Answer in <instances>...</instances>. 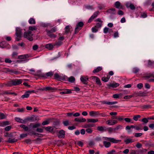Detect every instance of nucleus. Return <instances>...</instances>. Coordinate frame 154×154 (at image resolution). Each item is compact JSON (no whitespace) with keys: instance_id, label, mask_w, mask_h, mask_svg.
I'll return each instance as SVG.
<instances>
[{"instance_id":"obj_1","label":"nucleus","mask_w":154,"mask_h":154,"mask_svg":"<svg viewBox=\"0 0 154 154\" xmlns=\"http://www.w3.org/2000/svg\"><path fill=\"white\" fill-rule=\"evenodd\" d=\"M40 125L39 123H31L29 124V126L32 128H37L36 131L39 133H42L43 132V130L42 128H38L39 127Z\"/></svg>"},{"instance_id":"obj_2","label":"nucleus","mask_w":154,"mask_h":154,"mask_svg":"<svg viewBox=\"0 0 154 154\" xmlns=\"http://www.w3.org/2000/svg\"><path fill=\"white\" fill-rule=\"evenodd\" d=\"M33 35V34H32V32L30 31H28L24 33V37L30 41L33 40V39L32 37Z\"/></svg>"},{"instance_id":"obj_3","label":"nucleus","mask_w":154,"mask_h":154,"mask_svg":"<svg viewBox=\"0 0 154 154\" xmlns=\"http://www.w3.org/2000/svg\"><path fill=\"white\" fill-rule=\"evenodd\" d=\"M147 93L142 92L141 91L139 92H134L132 94V97H144L147 95Z\"/></svg>"},{"instance_id":"obj_4","label":"nucleus","mask_w":154,"mask_h":154,"mask_svg":"<svg viewBox=\"0 0 154 154\" xmlns=\"http://www.w3.org/2000/svg\"><path fill=\"white\" fill-rule=\"evenodd\" d=\"M84 25L82 22H80L78 23L76 25V27L74 30V34H76L82 29Z\"/></svg>"},{"instance_id":"obj_5","label":"nucleus","mask_w":154,"mask_h":154,"mask_svg":"<svg viewBox=\"0 0 154 154\" xmlns=\"http://www.w3.org/2000/svg\"><path fill=\"white\" fill-rule=\"evenodd\" d=\"M38 117L37 116L33 115L31 117H28L25 119L26 122L27 121H29L31 122L36 121L38 120Z\"/></svg>"},{"instance_id":"obj_6","label":"nucleus","mask_w":154,"mask_h":154,"mask_svg":"<svg viewBox=\"0 0 154 154\" xmlns=\"http://www.w3.org/2000/svg\"><path fill=\"white\" fill-rule=\"evenodd\" d=\"M30 57V55L29 54H26L18 56L17 58L21 60L20 61V62L27 61L29 60V59L25 60V59L29 58Z\"/></svg>"},{"instance_id":"obj_7","label":"nucleus","mask_w":154,"mask_h":154,"mask_svg":"<svg viewBox=\"0 0 154 154\" xmlns=\"http://www.w3.org/2000/svg\"><path fill=\"white\" fill-rule=\"evenodd\" d=\"M143 77L146 79H148L150 78H151L148 80V82H154V73H151L149 74H146L144 75Z\"/></svg>"},{"instance_id":"obj_8","label":"nucleus","mask_w":154,"mask_h":154,"mask_svg":"<svg viewBox=\"0 0 154 154\" xmlns=\"http://www.w3.org/2000/svg\"><path fill=\"white\" fill-rule=\"evenodd\" d=\"M104 138L105 140L109 141L113 143H117L121 141V140H116L113 138L105 137Z\"/></svg>"},{"instance_id":"obj_9","label":"nucleus","mask_w":154,"mask_h":154,"mask_svg":"<svg viewBox=\"0 0 154 154\" xmlns=\"http://www.w3.org/2000/svg\"><path fill=\"white\" fill-rule=\"evenodd\" d=\"M99 11H95L93 15L89 18L88 21V23H91L95 18H96L99 15Z\"/></svg>"},{"instance_id":"obj_10","label":"nucleus","mask_w":154,"mask_h":154,"mask_svg":"<svg viewBox=\"0 0 154 154\" xmlns=\"http://www.w3.org/2000/svg\"><path fill=\"white\" fill-rule=\"evenodd\" d=\"M118 121L116 120L111 119L108 120L106 122V123L108 125H112L117 124Z\"/></svg>"},{"instance_id":"obj_11","label":"nucleus","mask_w":154,"mask_h":154,"mask_svg":"<svg viewBox=\"0 0 154 154\" xmlns=\"http://www.w3.org/2000/svg\"><path fill=\"white\" fill-rule=\"evenodd\" d=\"M92 79L95 81L97 84L99 85H101L102 84L101 82L100 79L96 76H92L91 77Z\"/></svg>"},{"instance_id":"obj_12","label":"nucleus","mask_w":154,"mask_h":154,"mask_svg":"<svg viewBox=\"0 0 154 154\" xmlns=\"http://www.w3.org/2000/svg\"><path fill=\"white\" fill-rule=\"evenodd\" d=\"M96 22H98V23H96V25L95 26L97 28H100L102 25L103 21L101 20L100 18H97L95 20Z\"/></svg>"},{"instance_id":"obj_13","label":"nucleus","mask_w":154,"mask_h":154,"mask_svg":"<svg viewBox=\"0 0 154 154\" xmlns=\"http://www.w3.org/2000/svg\"><path fill=\"white\" fill-rule=\"evenodd\" d=\"M22 29L20 28L17 27L16 29L15 35L17 37L21 38L22 35Z\"/></svg>"},{"instance_id":"obj_14","label":"nucleus","mask_w":154,"mask_h":154,"mask_svg":"<svg viewBox=\"0 0 154 154\" xmlns=\"http://www.w3.org/2000/svg\"><path fill=\"white\" fill-rule=\"evenodd\" d=\"M65 135V131L64 130L62 129L59 131L58 136L59 138H64Z\"/></svg>"},{"instance_id":"obj_15","label":"nucleus","mask_w":154,"mask_h":154,"mask_svg":"<svg viewBox=\"0 0 154 154\" xmlns=\"http://www.w3.org/2000/svg\"><path fill=\"white\" fill-rule=\"evenodd\" d=\"M80 80L84 84L87 85L88 83V78L84 76H82L80 78Z\"/></svg>"},{"instance_id":"obj_16","label":"nucleus","mask_w":154,"mask_h":154,"mask_svg":"<svg viewBox=\"0 0 154 154\" xmlns=\"http://www.w3.org/2000/svg\"><path fill=\"white\" fill-rule=\"evenodd\" d=\"M55 45L56 44L55 43H49L46 44L45 46V47L48 49L49 50H51L53 49Z\"/></svg>"},{"instance_id":"obj_17","label":"nucleus","mask_w":154,"mask_h":154,"mask_svg":"<svg viewBox=\"0 0 154 154\" xmlns=\"http://www.w3.org/2000/svg\"><path fill=\"white\" fill-rule=\"evenodd\" d=\"M13 85H17L20 84L22 82L21 79H15L12 80Z\"/></svg>"},{"instance_id":"obj_18","label":"nucleus","mask_w":154,"mask_h":154,"mask_svg":"<svg viewBox=\"0 0 154 154\" xmlns=\"http://www.w3.org/2000/svg\"><path fill=\"white\" fill-rule=\"evenodd\" d=\"M1 94L4 95L5 94L6 95H9V94H13L14 96H17V94L14 92H11L9 91H5L1 93Z\"/></svg>"},{"instance_id":"obj_19","label":"nucleus","mask_w":154,"mask_h":154,"mask_svg":"<svg viewBox=\"0 0 154 154\" xmlns=\"http://www.w3.org/2000/svg\"><path fill=\"white\" fill-rule=\"evenodd\" d=\"M46 32L47 35L51 38H55L56 37V35H55L50 30H49L47 29L45 30Z\"/></svg>"},{"instance_id":"obj_20","label":"nucleus","mask_w":154,"mask_h":154,"mask_svg":"<svg viewBox=\"0 0 154 154\" xmlns=\"http://www.w3.org/2000/svg\"><path fill=\"white\" fill-rule=\"evenodd\" d=\"M54 77L55 79L59 81H64L65 80V78H64L62 77V76H60L57 73H56L54 74Z\"/></svg>"},{"instance_id":"obj_21","label":"nucleus","mask_w":154,"mask_h":154,"mask_svg":"<svg viewBox=\"0 0 154 154\" xmlns=\"http://www.w3.org/2000/svg\"><path fill=\"white\" fill-rule=\"evenodd\" d=\"M89 115L91 116H96L100 115L98 111H91L89 112Z\"/></svg>"},{"instance_id":"obj_22","label":"nucleus","mask_w":154,"mask_h":154,"mask_svg":"<svg viewBox=\"0 0 154 154\" xmlns=\"http://www.w3.org/2000/svg\"><path fill=\"white\" fill-rule=\"evenodd\" d=\"M63 91H61L60 92V94H69L72 93L71 90L69 89H63Z\"/></svg>"},{"instance_id":"obj_23","label":"nucleus","mask_w":154,"mask_h":154,"mask_svg":"<svg viewBox=\"0 0 154 154\" xmlns=\"http://www.w3.org/2000/svg\"><path fill=\"white\" fill-rule=\"evenodd\" d=\"M14 119L17 122L20 123L24 124H25L26 123L25 119L24 120H23L18 117H15Z\"/></svg>"},{"instance_id":"obj_24","label":"nucleus","mask_w":154,"mask_h":154,"mask_svg":"<svg viewBox=\"0 0 154 154\" xmlns=\"http://www.w3.org/2000/svg\"><path fill=\"white\" fill-rule=\"evenodd\" d=\"M46 131H48L53 133V134L55 133V132L53 131L54 128L53 127L51 126H48L47 127H44Z\"/></svg>"},{"instance_id":"obj_25","label":"nucleus","mask_w":154,"mask_h":154,"mask_svg":"<svg viewBox=\"0 0 154 154\" xmlns=\"http://www.w3.org/2000/svg\"><path fill=\"white\" fill-rule=\"evenodd\" d=\"M74 121L79 122H84L86 121V119L83 118H76L75 119Z\"/></svg>"},{"instance_id":"obj_26","label":"nucleus","mask_w":154,"mask_h":154,"mask_svg":"<svg viewBox=\"0 0 154 154\" xmlns=\"http://www.w3.org/2000/svg\"><path fill=\"white\" fill-rule=\"evenodd\" d=\"M115 7L118 9H121L122 8V6L121 5V3L119 1L115 2Z\"/></svg>"},{"instance_id":"obj_27","label":"nucleus","mask_w":154,"mask_h":154,"mask_svg":"<svg viewBox=\"0 0 154 154\" xmlns=\"http://www.w3.org/2000/svg\"><path fill=\"white\" fill-rule=\"evenodd\" d=\"M116 10L114 8H112L108 9L107 11V12L112 14H116Z\"/></svg>"},{"instance_id":"obj_28","label":"nucleus","mask_w":154,"mask_h":154,"mask_svg":"<svg viewBox=\"0 0 154 154\" xmlns=\"http://www.w3.org/2000/svg\"><path fill=\"white\" fill-rule=\"evenodd\" d=\"M119 84L118 83H110L107 85V86L109 88H115L119 86Z\"/></svg>"},{"instance_id":"obj_29","label":"nucleus","mask_w":154,"mask_h":154,"mask_svg":"<svg viewBox=\"0 0 154 154\" xmlns=\"http://www.w3.org/2000/svg\"><path fill=\"white\" fill-rule=\"evenodd\" d=\"M46 91H50L51 92H53L57 90V89L55 88L54 87H52L50 86H48L46 87Z\"/></svg>"},{"instance_id":"obj_30","label":"nucleus","mask_w":154,"mask_h":154,"mask_svg":"<svg viewBox=\"0 0 154 154\" xmlns=\"http://www.w3.org/2000/svg\"><path fill=\"white\" fill-rule=\"evenodd\" d=\"M103 143L105 147L106 148L109 147L111 146V143L110 142L106 141H104Z\"/></svg>"},{"instance_id":"obj_31","label":"nucleus","mask_w":154,"mask_h":154,"mask_svg":"<svg viewBox=\"0 0 154 154\" xmlns=\"http://www.w3.org/2000/svg\"><path fill=\"white\" fill-rule=\"evenodd\" d=\"M17 141V139L15 138L11 139L10 138H9L7 142L9 143H13Z\"/></svg>"},{"instance_id":"obj_32","label":"nucleus","mask_w":154,"mask_h":154,"mask_svg":"<svg viewBox=\"0 0 154 154\" xmlns=\"http://www.w3.org/2000/svg\"><path fill=\"white\" fill-rule=\"evenodd\" d=\"M9 73L11 74H15L17 75L19 74L20 72L19 71H15L12 69H10Z\"/></svg>"},{"instance_id":"obj_33","label":"nucleus","mask_w":154,"mask_h":154,"mask_svg":"<svg viewBox=\"0 0 154 154\" xmlns=\"http://www.w3.org/2000/svg\"><path fill=\"white\" fill-rule=\"evenodd\" d=\"M20 127L22 128H23L24 130L25 131H29V127L23 124H21L20 125Z\"/></svg>"},{"instance_id":"obj_34","label":"nucleus","mask_w":154,"mask_h":154,"mask_svg":"<svg viewBox=\"0 0 154 154\" xmlns=\"http://www.w3.org/2000/svg\"><path fill=\"white\" fill-rule=\"evenodd\" d=\"M102 69V67L100 66H99L97 67L96 69H94L93 71V73H97L101 70Z\"/></svg>"},{"instance_id":"obj_35","label":"nucleus","mask_w":154,"mask_h":154,"mask_svg":"<svg viewBox=\"0 0 154 154\" xmlns=\"http://www.w3.org/2000/svg\"><path fill=\"white\" fill-rule=\"evenodd\" d=\"M97 130L101 132L106 131V127L102 126H98L97 127Z\"/></svg>"},{"instance_id":"obj_36","label":"nucleus","mask_w":154,"mask_h":154,"mask_svg":"<svg viewBox=\"0 0 154 154\" xmlns=\"http://www.w3.org/2000/svg\"><path fill=\"white\" fill-rule=\"evenodd\" d=\"M35 75L40 77H45V74L42 72H38Z\"/></svg>"},{"instance_id":"obj_37","label":"nucleus","mask_w":154,"mask_h":154,"mask_svg":"<svg viewBox=\"0 0 154 154\" xmlns=\"http://www.w3.org/2000/svg\"><path fill=\"white\" fill-rule=\"evenodd\" d=\"M37 29V28L35 26H30L29 27V31H33L36 30Z\"/></svg>"},{"instance_id":"obj_38","label":"nucleus","mask_w":154,"mask_h":154,"mask_svg":"<svg viewBox=\"0 0 154 154\" xmlns=\"http://www.w3.org/2000/svg\"><path fill=\"white\" fill-rule=\"evenodd\" d=\"M110 78V76L107 75L106 77H103L102 78V80L105 82H108Z\"/></svg>"},{"instance_id":"obj_39","label":"nucleus","mask_w":154,"mask_h":154,"mask_svg":"<svg viewBox=\"0 0 154 154\" xmlns=\"http://www.w3.org/2000/svg\"><path fill=\"white\" fill-rule=\"evenodd\" d=\"M88 122H96L98 121L97 119H87Z\"/></svg>"},{"instance_id":"obj_40","label":"nucleus","mask_w":154,"mask_h":154,"mask_svg":"<svg viewBox=\"0 0 154 154\" xmlns=\"http://www.w3.org/2000/svg\"><path fill=\"white\" fill-rule=\"evenodd\" d=\"M70 26H69L68 25L65 27V34L68 33L70 31Z\"/></svg>"},{"instance_id":"obj_41","label":"nucleus","mask_w":154,"mask_h":154,"mask_svg":"<svg viewBox=\"0 0 154 154\" xmlns=\"http://www.w3.org/2000/svg\"><path fill=\"white\" fill-rule=\"evenodd\" d=\"M29 23L31 24H34L35 23V21L33 18H30L29 21Z\"/></svg>"},{"instance_id":"obj_42","label":"nucleus","mask_w":154,"mask_h":154,"mask_svg":"<svg viewBox=\"0 0 154 154\" xmlns=\"http://www.w3.org/2000/svg\"><path fill=\"white\" fill-rule=\"evenodd\" d=\"M126 7L127 8H130L132 10H134L135 9V7L134 5L131 4L129 5H126Z\"/></svg>"},{"instance_id":"obj_43","label":"nucleus","mask_w":154,"mask_h":154,"mask_svg":"<svg viewBox=\"0 0 154 154\" xmlns=\"http://www.w3.org/2000/svg\"><path fill=\"white\" fill-rule=\"evenodd\" d=\"M134 142V140L131 139H127L125 140V142L126 144H128L130 143H132Z\"/></svg>"},{"instance_id":"obj_44","label":"nucleus","mask_w":154,"mask_h":154,"mask_svg":"<svg viewBox=\"0 0 154 154\" xmlns=\"http://www.w3.org/2000/svg\"><path fill=\"white\" fill-rule=\"evenodd\" d=\"M68 80L70 82L73 83L75 81V79L73 76H72L68 78Z\"/></svg>"},{"instance_id":"obj_45","label":"nucleus","mask_w":154,"mask_h":154,"mask_svg":"<svg viewBox=\"0 0 154 154\" xmlns=\"http://www.w3.org/2000/svg\"><path fill=\"white\" fill-rule=\"evenodd\" d=\"M63 124L65 126H67L70 125L71 122L68 120H66L63 122Z\"/></svg>"},{"instance_id":"obj_46","label":"nucleus","mask_w":154,"mask_h":154,"mask_svg":"<svg viewBox=\"0 0 154 154\" xmlns=\"http://www.w3.org/2000/svg\"><path fill=\"white\" fill-rule=\"evenodd\" d=\"M85 8L88 10H92L94 8L93 6L89 5H85Z\"/></svg>"},{"instance_id":"obj_47","label":"nucleus","mask_w":154,"mask_h":154,"mask_svg":"<svg viewBox=\"0 0 154 154\" xmlns=\"http://www.w3.org/2000/svg\"><path fill=\"white\" fill-rule=\"evenodd\" d=\"M5 85H6L7 86L10 87L13 86L12 80L11 81H9L8 82H7L6 84Z\"/></svg>"},{"instance_id":"obj_48","label":"nucleus","mask_w":154,"mask_h":154,"mask_svg":"<svg viewBox=\"0 0 154 154\" xmlns=\"http://www.w3.org/2000/svg\"><path fill=\"white\" fill-rule=\"evenodd\" d=\"M29 94H28L27 93H26V91L25 94L23 95H22L21 96V97L22 98H28L29 97Z\"/></svg>"},{"instance_id":"obj_49","label":"nucleus","mask_w":154,"mask_h":154,"mask_svg":"<svg viewBox=\"0 0 154 154\" xmlns=\"http://www.w3.org/2000/svg\"><path fill=\"white\" fill-rule=\"evenodd\" d=\"M6 115H5L3 113H0V119H5Z\"/></svg>"},{"instance_id":"obj_50","label":"nucleus","mask_w":154,"mask_h":154,"mask_svg":"<svg viewBox=\"0 0 154 154\" xmlns=\"http://www.w3.org/2000/svg\"><path fill=\"white\" fill-rule=\"evenodd\" d=\"M122 128V126L121 125H119L117 126L114 128V130H117L119 129H121Z\"/></svg>"},{"instance_id":"obj_51","label":"nucleus","mask_w":154,"mask_h":154,"mask_svg":"<svg viewBox=\"0 0 154 154\" xmlns=\"http://www.w3.org/2000/svg\"><path fill=\"white\" fill-rule=\"evenodd\" d=\"M142 108L145 109H148L151 108V106L150 105H146L142 106Z\"/></svg>"},{"instance_id":"obj_52","label":"nucleus","mask_w":154,"mask_h":154,"mask_svg":"<svg viewBox=\"0 0 154 154\" xmlns=\"http://www.w3.org/2000/svg\"><path fill=\"white\" fill-rule=\"evenodd\" d=\"M114 128H112L111 127H109L108 128H106V131H107L110 133H111L113 131Z\"/></svg>"},{"instance_id":"obj_53","label":"nucleus","mask_w":154,"mask_h":154,"mask_svg":"<svg viewBox=\"0 0 154 154\" xmlns=\"http://www.w3.org/2000/svg\"><path fill=\"white\" fill-rule=\"evenodd\" d=\"M53 75V73L52 72H50L47 73H46L45 74V77L47 76H50L51 77Z\"/></svg>"},{"instance_id":"obj_54","label":"nucleus","mask_w":154,"mask_h":154,"mask_svg":"<svg viewBox=\"0 0 154 154\" xmlns=\"http://www.w3.org/2000/svg\"><path fill=\"white\" fill-rule=\"evenodd\" d=\"M139 71V68L137 67H135L133 69V72L135 73H136L137 72H138Z\"/></svg>"},{"instance_id":"obj_55","label":"nucleus","mask_w":154,"mask_h":154,"mask_svg":"<svg viewBox=\"0 0 154 154\" xmlns=\"http://www.w3.org/2000/svg\"><path fill=\"white\" fill-rule=\"evenodd\" d=\"M5 42L2 41L0 43V46L2 48H4L6 46Z\"/></svg>"},{"instance_id":"obj_56","label":"nucleus","mask_w":154,"mask_h":154,"mask_svg":"<svg viewBox=\"0 0 154 154\" xmlns=\"http://www.w3.org/2000/svg\"><path fill=\"white\" fill-rule=\"evenodd\" d=\"M141 117V116L140 115H136L134 116L133 118V119L135 121H137L138 120V119L139 118H140Z\"/></svg>"},{"instance_id":"obj_57","label":"nucleus","mask_w":154,"mask_h":154,"mask_svg":"<svg viewBox=\"0 0 154 154\" xmlns=\"http://www.w3.org/2000/svg\"><path fill=\"white\" fill-rule=\"evenodd\" d=\"M148 66H152V65L154 64V62L150 60H149L148 61Z\"/></svg>"},{"instance_id":"obj_58","label":"nucleus","mask_w":154,"mask_h":154,"mask_svg":"<svg viewBox=\"0 0 154 154\" xmlns=\"http://www.w3.org/2000/svg\"><path fill=\"white\" fill-rule=\"evenodd\" d=\"M141 121L144 123L146 124L149 121L147 118H144L142 119Z\"/></svg>"},{"instance_id":"obj_59","label":"nucleus","mask_w":154,"mask_h":154,"mask_svg":"<svg viewBox=\"0 0 154 154\" xmlns=\"http://www.w3.org/2000/svg\"><path fill=\"white\" fill-rule=\"evenodd\" d=\"M101 104H106L107 105H111V102L107 101H101Z\"/></svg>"},{"instance_id":"obj_60","label":"nucleus","mask_w":154,"mask_h":154,"mask_svg":"<svg viewBox=\"0 0 154 154\" xmlns=\"http://www.w3.org/2000/svg\"><path fill=\"white\" fill-rule=\"evenodd\" d=\"M17 111L19 112H24L25 110V109L24 108H18L17 109Z\"/></svg>"},{"instance_id":"obj_61","label":"nucleus","mask_w":154,"mask_h":154,"mask_svg":"<svg viewBox=\"0 0 154 154\" xmlns=\"http://www.w3.org/2000/svg\"><path fill=\"white\" fill-rule=\"evenodd\" d=\"M77 142V144L79 146H80L81 147H82L83 146L84 143L82 141H78Z\"/></svg>"},{"instance_id":"obj_62","label":"nucleus","mask_w":154,"mask_h":154,"mask_svg":"<svg viewBox=\"0 0 154 154\" xmlns=\"http://www.w3.org/2000/svg\"><path fill=\"white\" fill-rule=\"evenodd\" d=\"M97 27L95 26L93 27L92 28V31L93 32H96L98 31V29H97Z\"/></svg>"},{"instance_id":"obj_63","label":"nucleus","mask_w":154,"mask_h":154,"mask_svg":"<svg viewBox=\"0 0 154 154\" xmlns=\"http://www.w3.org/2000/svg\"><path fill=\"white\" fill-rule=\"evenodd\" d=\"M116 151L112 149L111 151L108 152L107 154H116Z\"/></svg>"},{"instance_id":"obj_64","label":"nucleus","mask_w":154,"mask_h":154,"mask_svg":"<svg viewBox=\"0 0 154 154\" xmlns=\"http://www.w3.org/2000/svg\"><path fill=\"white\" fill-rule=\"evenodd\" d=\"M109 30V28L107 27H105L103 29V32L105 34L107 33Z\"/></svg>"}]
</instances>
